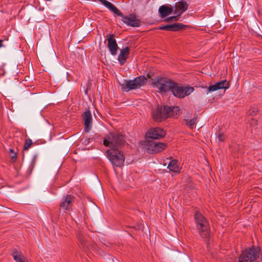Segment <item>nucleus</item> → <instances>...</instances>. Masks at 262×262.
<instances>
[{
    "label": "nucleus",
    "mask_w": 262,
    "mask_h": 262,
    "mask_svg": "<svg viewBox=\"0 0 262 262\" xmlns=\"http://www.w3.org/2000/svg\"><path fill=\"white\" fill-rule=\"evenodd\" d=\"M123 135L116 132L110 133L104 138L103 144L110 149L107 150L108 158L113 165L121 167L123 165L125 158L119 149L125 143Z\"/></svg>",
    "instance_id": "nucleus-1"
},
{
    "label": "nucleus",
    "mask_w": 262,
    "mask_h": 262,
    "mask_svg": "<svg viewBox=\"0 0 262 262\" xmlns=\"http://www.w3.org/2000/svg\"><path fill=\"white\" fill-rule=\"evenodd\" d=\"M101 3L110 10L117 14L118 16L122 17V21L128 26L133 27H138L140 26L141 21L137 19V15L135 13L130 14L128 16H124L122 13L113 4L106 0H99Z\"/></svg>",
    "instance_id": "nucleus-2"
},
{
    "label": "nucleus",
    "mask_w": 262,
    "mask_h": 262,
    "mask_svg": "<svg viewBox=\"0 0 262 262\" xmlns=\"http://www.w3.org/2000/svg\"><path fill=\"white\" fill-rule=\"evenodd\" d=\"M194 220L196 229L201 237L205 242H208L210 236V228L208 220L199 212L195 213Z\"/></svg>",
    "instance_id": "nucleus-3"
},
{
    "label": "nucleus",
    "mask_w": 262,
    "mask_h": 262,
    "mask_svg": "<svg viewBox=\"0 0 262 262\" xmlns=\"http://www.w3.org/2000/svg\"><path fill=\"white\" fill-rule=\"evenodd\" d=\"M179 110L178 106H158L153 112L152 117L155 121L161 122L169 117L174 116L175 113L177 115Z\"/></svg>",
    "instance_id": "nucleus-4"
},
{
    "label": "nucleus",
    "mask_w": 262,
    "mask_h": 262,
    "mask_svg": "<svg viewBox=\"0 0 262 262\" xmlns=\"http://www.w3.org/2000/svg\"><path fill=\"white\" fill-rule=\"evenodd\" d=\"M260 255L258 247L252 246L243 251L238 257V262H254Z\"/></svg>",
    "instance_id": "nucleus-5"
},
{
    "label": "nucleus",
    "mask_w": 262,
    "mask_h": 262,
    "mask_svg": "<svg viewBox=\"0 0 262 262\" xmlns=\"http://www.w3.org/2000/svg\"><path fill=\"white\" fill-rule=\"evenodd\" d=\"M147 79L144 76L135 78L134 80H124L123 83H119L122 90L128 92L130 90L139 89L146 82Z\"/></svg>",
    "instance_id": "nucleus-6"
},
{
    "label": "nucleus",
    "mask_w": 262,
    "mask_h": 262,
    "mask_svg": "<svg viewBox=\"0 0 262 262\" xmlns=\"http://www.w3.org/2000/svg\"><path fill=\"white\" fill-rule=\"evenodd\" d=\"M154 85L162 92H171L175 82L166 78H159L154 83Z\"/></svg>",
    "instance_id": "nucleus-7"
},
{
    "label": "nucleus",
    "mask_w": 262,
    "mask_h": 262,
    "mask_svg": "<svg viewBox=\"0 0 262 262\" xmlns=\"http://www.w3.org/2000/svg\"><path fill=\"white\" fill-rule=\"evenodd\" d=\"M194 90L193 87L180 86L175 82L174 86H173L171 93L176 97L179 98H184L186 96L190 95Z\"/></svg>",
    "instance_id": "nucleus-8"
},
{
    "label": "nucleus",
    "mask_w": 262,
    "mask_h": 262,
    "mask_svg": "<svg viewBox=\"0 0 262 262\" xmlns=\"http://www.w3.org/2000/svg\"><path fill=\"white\" fill-rule=\"evenodd\" d=\"M148 150L152 153L160 152L165 149L167 146L164 143L157 142L155 141L148 142Z\"/></svg>",
    "instance_id": "nucleus-9"
},
{
    "label": "nucleus",
    "mask_w": 262,
    "mask_h": 262,
    "mask_svg": "<svg viewBox=\"0 0 262 262\" xmlns=\"http://www.w3.org/2000/svg\"><path fill=\"white\" fill-rule=\"evenodd\" d=\"M165 135V132L159 127L151 129L146 133L147 137L151 139H159L164 137Z\"/></svg>",
    "instance_id": "nucleus-10"
},
{
    "label": "nucleus",
    "mask_w": 262,
    "mask_h": 262,
    "mask_svg": "<svg viewBox=\"0 0 262 262\" xmlns=\"http://www.w3.org/2000/svg\"><path fill=\"white\" fill-rule=\"evenodd\" d=\"M82 117L84 123V130L86 133H89L92 125V116L90 110L84 112L82 114Z\"/></svg>",
    "instance_id": "nucleus-11"
},
{
    "label": "nucleus",
    "mask_w": 262,
    "mask_h": 262,
    "mask_svg": "<svg viewBox=\"0 0 262 262\" xmlns=\"http://www.w3.org/2000/svg\"><path fill=\"white\" fill-rule=\"evenodd\" d=\"M109 36L110 37H108L107 39L108 41L107 47L111 54L114 56L116 55L119 48L116 39L114 38V34H109Z\"/></svg>",
    "instance_id": "nucleus-12"
},
{
    "label": "nucleus",
    "mask_w": 262,
    "mask_h": 262,
    "mask_svg": "<svg viewBox=\"0 0 262 262\" xmlns=\"http://www.w3.org/2000/svg\"><path fill=\"white\" fill-rule=\"evenodd\" d=\"M188 5L184 1L178 2L176 3L173 8V13L180 16L183 12L187 10Z\"/></svg>",
    "instance_id": "nucleus-13"
},
{
    "label": "nucleus",
    "mask_w": 262,
    "mask_h": 262,
    "mask_svg": "<svg viewBox=\"0 0 262 262\" xmlns=\"http://www.w3.org/2000/svg\"><path fill=\"white\" fill-rule=\"evenodd\" d=\"M229 88L228 82L226 80H222L221 81L216 82L213 85H210L208 88V92H214L220 89H228Z\"/></svg>",
    "instance_id": "nucleus-14"
},
{
    "label": "nucleus",
    "mask_w": 262,
    "mask_h": 262,
    "mask_svg": "<svg viewBox=\"0 0 262 262\" xmlns=\"http://www.w3.org/2000/svg\"><path fill=\"white\" fill-rule=\"evenodd\" d=\"M74 197L71 195H67L63 196L61 200L60 207L64 209L68 210L69 207H71Z\"/></svg>",
    "instance_id": "nucleus-15"
},
{
    "label": "nucleus",
    "mask_w": 262,
    "mask_h": 262,
    "mask_svg": "<svg viewBox=\"0 0 262 262\" xmlns=\"http://www.w3.org/2000/svg\"><path fill=\"white\" fill-rule=\"evenodd\" d=\"M129 53V48L127 47L120 50V54L118 55V60L121 66L125 63L126 59L128 57Z\"/></svg>",
    "instance_id": "nucleus-16"
},
{
    "label": "nucleus",
    "mask_w": 262,
    "mask_h": 262,
    "mask_svg": "<svg viewBox=\"0 0 262 262\" xmlns=\"http://www.w3.org/2000/svg\"><path fill=\"white\" fill-rule=\"evenodd\" d=\"M159 13L162 18H165L173 12V9L168 6L163 5L159 8Z\"/></svg>",
    "instance_id": "nucleus-17"
},
{
    "label": "nucleus",
    "mask_w": 262,
    "mask_h": 262,
    "mask_svg": "<svg viewBox=\"0 0 262 262\" xmlns=\"http://www.w3.org/2000/svg\"><path fill=\"white\" fill-rule=\"evenodd\" d=\"M167 168L170 171L174 172H178L180 170V168L178 165V161L177 160H171L168 165Z\"/></svg>",
    "instance_id": "nucleus-18"
},
{
    "label": "nucleus",
    "mask_w": 262,
    "mask_h": 262,
    "mask_svg": "<svg viewBox=\"0 0 262 262\" xmlns=\"http://www.w3.org/2000/svg\"><path fill=\"white\" fill-rule=\"evenodd\" d=\"M187 26L184 25L182 23H174L171 25V31H177L184 29Z\"/></svg>",
    "instance_id": "nucleus-19"
},
{
    "label": "nucleus",
    "mask_w": 262,
    "mask_h": 262,
    "mask_svg": "<svg viewBox=\"0 0 262 262\" xmlns=\"http://www.w3.org/2000/svg\"><path fill=\"white\" fill-rule=\"evenodd\" d=\"M196 120V117H194L193 118L190 119V120H186V124L187 126H188L191 128H193L194 127V125L195 124Z\"/></svg>",
    "instance_id": "nucleus-20"
},
{
    "label": "nucleus",
    "mask_w": 262,
    "mask_h": 262,
    "mask_svg": "<svg viewBox=\"0 0 262 262\" xmlns=\"http://www.w3.org/2000/svg\"><path fill=\"white\" fill-rule=\"evenodd\" d=\"M32 144V140L30 139H27L25 141L24 146V150H28Z\"/></svg>",
    "instance_id": "nucleus-21"
},
{
    "label": "nucleus",
    "mask_w": 262,
    "mask_h": 262,
    "mask_svg": "<svg viewBox=\"0 0 262 262\" xmlns=\"http://www.w3.org/2000/svg\"><path fill=\"white\" fill-rule=\"evenodd\" d=\"M179 16L178 15L173 16L169 17L165 19V21H177L179 20Z\"/></svg>",
    "instance_id": "nucleus-22"
},
{
    "label": "nucleus",
    "mask_w": 262,
    "mask_h": 262,
    "mask_svg": "<svg viewBox=\"0 0 262 262\" xmlns=\"http://www.w3.org/2000/svg\"><path fill=\"white\" fill-rule=\"evenodd\" d=\"M160 30H167L171 31V25H163L159 27Z\"/></svg>",
    "instance_id": "nucleus-23"
},
{
    "label": "nucleus",
    "mask_w": 262,
    "mask_h": 262,
    "mask_svg": "<svg viewBox=\"0 0 262 262\" xmlns=\"http://www.w3.org/2000/svg\"><path fill=\"white\" fill-rule=\"evenodd\" d=\"M78 238L79 241V242L81 243V244L84 245V246H86V244H85V237L83 236V235L81 233H79L78 235Z\"/></svg>",
    "instance_id": "nucleus-24"
},
{
    "label": "nucleus",
    "mask_w": 262,
    "mask_h": 262,
    "mask_svg": "<svg viewBox=\"0 0 262 262\" xmlns=\"http://www.w3.org/2000/svg\"><path fill=\"white\" fill-rule=\"evenodd\" d=\"M36 159H37V156L35 155L34 156V157H33L32 160H31V163H30V167L33 169L34 165H35V163H36Z\"/></svg>",
    "instance_id": "nucleus-25"
},
{
    "label": "nucleus",
    "mask_w": 262,
    "mask_h": 262,
    "mask_svg": "<svg viewBox=\"0 0 262 262\" xmlns=\"http://www.w3.org/2000/svg\"><path fill=\"white\" fill-rule=\"evenodd\" d=\"M258 110L255 108H253L249 111V114L251 116H254L256 114Z\"/></svg>",
    "instance_id": "nucleus-26"
},
{
    "label": "nucleus",
    "mask_w": 262,
    "mask_h": 262,
    "mask_svg": "<svg viewBox=\"0 0 262 262\" xmlns=\"http://www.w3.org/2000/svg\"><path fill=\"white\" fill-rule=\"evenodd\" d=\"M9 154L11 155V157L12 159H16V154L12 149L10 148L9 149Z\"/></svg>",
    "instance_id": "nucleus-27"
},
{
    "label": "nucleus",
    "mask_w": 262,
    "mask_h": 262,
    "mask_svg": "<svg viewBox=\"0 0 262 262\" xmlns=\"http://www.w3.org/2000/svg\"><path fill=\"white\" fill-rule=\"evenodd\" d=\"M217 138L219 141L223 142L225 139V135L223 134H219Z\"/></svg>",
    "instance_id": "nucleus-28"
},
{
    "label": "nucleus",
    "mask_w": 262,
    "mask_h": 262,
    "mask_svg": "<svg viewBox=\"0 0 262 262\" xmlns=\"http://www.w3.org/2000/svg\"><path fill=\"white\" fill-rule=\"evenodd\" d=\"M2 41H3V40L0 39V48L3 46V45H2Z\"/></svg>",
    "instance_id": "nucleus-29"
}]
</instances>
